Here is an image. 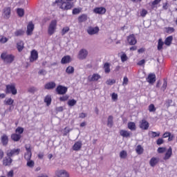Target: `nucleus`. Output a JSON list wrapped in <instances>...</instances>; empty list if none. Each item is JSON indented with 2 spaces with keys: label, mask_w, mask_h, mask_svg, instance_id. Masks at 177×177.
Wrapping results in <instances>:
<instances>
[{
  "label": "nucleus",
  "mask_w": 177,
  "mask_h": 177,
  "mask_svg": "<svg viewBox=\"0 0 177 177\" xmlns=\"http://www.w3.org/2000/svg\"><path fill=\"white\" fill-rule=\"evenodd\" d=\"M4 64H12L15 62V56L13 54H9L8 51H3L0 56Z\"/></svg>",
  "instance_id": "obj_1"
},
{
  "label": "nucleus",
  "mask_w": 177,
  "mask_h": 177,
  "mask_svg": "<svg viewBox=\"0 0 177 177\" xmlns=\"http://www.w3.org/2000/svg\"><path fill=\"white\" fill-rule=\"evenodd\" d=\"M66 1H63L61 6H59L60 9L62 10H71L73 8H74V3L73 1L74 0H65Z\"/></svg>",
  "instance_id": "obj_2"
},
{
  "label": "nucleus",
  "mask_w": 177,
  "mask_h": 177,
  "mask_svg": "<svg viewBox=\"0 0 177 177\" xmlns=\"http://www.w3.org/2000/svg\"><path fill=\"white\" fill-rule=\"evenodd\" d=\"M57 26V21L53 20L50 22L48 29V35H53V34H55V31H56Z\"/></svg>",
  "instance_id": "obj_3"
},
{
  "label": "nucleus",
  "mask_w": 177,
  "mask_h": 177,
  "mask_svg": "<svg viewBox=\"0 0 177 177\" xmlns=\"http://www.w3.org/2000/svg\"><path fill=\"white\" fill-rule=\"evenodd\" d=\"M99 31H100V29L98 28V26H88L86 30V32L88 34V35H96L99 34Z\"/></svg>",
  "instance_id": "obj_4"
},
{
  "label": "nucleus",
  "mask_w": 177,
  "mask_h": 177,
  "mask_svg": "<svg viewBox=\"0 0 177 177\" xmlns=\"http://www.w3.org/2000/svg\"><path fill=\"white\" fill-rule=\"evenodd\" d=\"M6 93H12V95H17V89L15 84L6 85Z\"/></svg>",
  "instance_id": "obj_5"
},
{
  "label": "nucleus",
  "mask_w": 177,
  "mask_h": 177,
  "mask_svg": "<svg viewBox=\"0 0 177 177\" xmlns=\"http://www.w3.org/2000/svg\"><path fill=\"white\" fill-rule=\"evenodd\" d=\"M88 57V50L85 48H82L79 51L77 58L79 60H85Z\"/></svg>",
  "instance_id": "obj_6"
},
{
  "label": "nucleus",
  "mask_w": 177,
  "mask_h": 177,
  "mask_svg": "<svg viewBox=\"0 0 177 177\" xmlns=\"http://www.w3.org/2000/svg\"><path fill=\"white\" fill-rule=\"evenodd\" d=\"M55 175L57 177H70L68 173L65 169H57L55 171Z\"/></svg>",
  "instance_id": "obj_7"
},
{
  "label": "nucleus",
  "mask_w": 177,
  "mask_h": 177,
  "mask_svg": "<svg viewBox=\"0 0 177 177\" xmlns=\"http://www.w3.org/2000/svg\"><path fill=\"white\" fill-rule=\"evenodd\" d=\"M55 91L58 95H66V93H67L68 88L62 85H59Z\"/></svg>",
  "instance_id": "obj_8"
},
{
  "label": "nucleus",
  "mask_w": 177,
  "mask_h": 177,
  "mask_svg": "<svg viewBox=\"0 0 177 177\" xmlns=\"http://www.w3.org/2000/svg\"><path fill=\"white\" fill-rule=\"evenodd\" d=\"M20 149H13L8 150L6 153L7 157H13V156H19L20 154Z\"/></svg>",
  "instance_id": "obj_9"
},
{
  "label": "nucleus",
  "mask_w": 177,
  "mask_h": 177,
  "mask_svg": "<svg viewBox=\"0 0 177 177\" xmlns=\"http://www.w3.org/2000/svg\"><path fill=\"white\" fill-rule=\"evenodd\" d=\"M34 28H35V26L34 25L32 21H29L27 25L26 35H32V32L34 31Z\"/></svg>",
  "instance_id": "obj_10"
},
{
  "label": "nucleus",
  "mask_w": 177,
  "mask_h": 177,
  "mask_svg": "<svg viewBox=\"0 0 177 177\" xmlns=\"http://www.w3.org/2000/svg\"><path fill=\"white\" fill-rule=\"evenodd\" d=\"M100 78H102V76H100L99 73H94L88 77V81H89V82H95L96 81H99Z\"/></svg>",
  "instance_id": "obj_11"
},
{
  "label": "nucleus",
  "mask_w": 177,
  "mask_h": 177,
  "mask_svg": "<svg viewBox=\"0 0 177 177\" xmlns=\"http://www.w3.org/2000/svg\"><path fill=\"white\" fill-rule=\"evenodd\" d=\"M127 42L130 45H136L138 43V40L136 39V37H135V35L131 34L127 37Z\"/></svg>",
  "instance_id": "obj_12"
},
{
  "label": "nucleus",
  "mask_w": 177,
  "mask_h": 177,
  "mask_svg": "<svg viewBox=\"0 0 177 177\" xmlns=\"http://www.w3.org/2000/svg\"><path fill=\"white\" fill-rule=\"evenodd\" d=\"M13 162V159L10 156L5 157L3 160V165L4 167H10Z\"/></svg>",
  "instance_id": "obj_13"
},
{
  "label": "nucleus",
  "mask_w": 177,
  "mask_h": 177,
  "mask_svg": "<svg viewBox=\"0 0 177 177\" xmlns=\"http://www.w3.org/2000/svg\"><path fill=\"white\" fill-rule=\"evenodd\" d=\"M30 62L32 63V62H35L38 60V52L35 50H32L30 53Z\"/></svg>",
  "instance_id": "obj_14"
},
{
  "label": "nucleus",
  "mask_w": 177,
  "mask_h": 177,
  "mask_svg": "<svg viewBox=\"0 0 177 177\" xmlns=\"http://www.w3.org/2000/svg\"><path fill=\"white\" fill-rule=\"evenodd\" d=\"M106 11V10L104 7H96L93 9V12L96 15H104Z\"/></svg>",
  "instance_id": "obj_15"
},
{
  "label": "nucleus",
  "mask_w": 177,
  "mask_h": 177,
  "mask_svg": "<svg viewBox=\"0 0 177 177\" xmlns=\"http://www.w3.org/2000/svg\"><path fill=\"white\" fill-rule=\"evenodd\" d=\"M149 122H147L146 120H142L140 122V128L141 129H144L145 131H147L149 129Z\"/></svg>",
  "instance_id": "obj_16"
},
{
  "label": "nucleus",
  "mask_w": 177,
  "mask_h": 177,
  "mask_svg": "<svg viewBox=\"0 0 177 177\" xmlns=\"http://www.w3.org/2000/svg\"><path fill=\"white\" fill-rule=\"evenodd\" d=\"M82 147V141L76 142L73 146V150L75 151H80Z\"/></svg>",
  "instance_id": "obj_17"
},
{
  "label": "nucleus",
  "mask_w": 177,
  "mask_h": 177,
  "mask_svg": "<svg viewBox=\"0 0 177 177\" xmlns=\"http://www.w3.org/2000/svg\"><path fill=\"white\" fill-rule=\"evenodd\" d=\"M3 15H4V19H9V17H10V12H11V10H10V7H7L5 8L3 10Z\"/></svg>",
  "instance_id": "obj_18"
},
{
  "label": "nucleus",
  "mask_w": 177,
  "mask_h": 177,
  "mask_svg": "<svg viewBox=\"0 0 177 177\" xmlns=\"http://www.w3.org/2000/svg\"><path fill=\"white\" fill-rule=\"evenodd\" d=\"M1 142L3 146H8V143H9V138L7 136L6 134H3L1 137Z\"/></svg>",
  "instance_id": "obj_19"
},
{
  "label": "nucleus",
  "mask_w": 177,
  "mask_h": 177,
  "mask_svg": "<svg viewBox=\"0 0 177 177\" xmlns=\"http://www.w3.org/2000/svg\"><path fill=\"white\" fill-rule=\"evenodd\" d=\"M147 81L149 84H154L156 82V75L153 73H150L147 78Z\"/></svg>",
  "instance_id": "obj_20"
},
{
  "label": "nucleus",
  "mask_w": 177,
  "mask_h": 177,
  "mask_svg": "<svg viewBox=\"0 0 177 177\" xmlns=\"http://www.w3.org/2000/svg\"><path fill=\"white\" fill-rule=\"evenodd\" d=\"M45 89H55L56 88V83L55 82H48L44 86Z\"/></svg>",
  "instance_id": "obj_21"
},
{
  "label": "nucleus",
  "mask_w": 177,
  "mask_h": 177,
  "mask_svg": "<svg viewBox=\"0 0 177 177\" xmlns=\"http://www.w3.org/2000/svg\"><path fill=\"white\" fill-rule=\"evenodd\" d=\"M71 62V57L70 55L64 56L61 59L62 64H67L68 63H70Z\"/></svg>",
  "instance_id": "obj_22"
},
{
  "label": "nucleus",
  "mask_w": 177,
  "mask_h": 177,
  "mask_svg": "<svg viewBox=\"0 0 177 177\" xmlns=\"http://www.w3.org/2000/svg\"><path fill=\"white\" fill-rule=\"evenodd\" d=\"M77 20L79 23H84V21H86L88 20V15L82 14L78 17Z\"/></svg>",
  "instance_id": "obj_23"
},
{
  "label": "nucleus",
  "mask_w": 177,
  "mask_h": 177,
  "mask_svg": "<svg viewBox=\"0 0 177 177\" xmlns=\"http://www.w3.org/2000/svg\"><path fill=\"white\" fill-rule=\"evenodd\" d=\"M159 161H160V159L158 158L153 157L149 161V165H151V167H156V165L158 164Z\"/></svg>",
  "instance_id": "obj_24"
},
{
  "label": "nucleus",
  "mask_w": 177,
  "mask_h": 177,
  "mask_svg": "<svg viewBox=\"0 0 177 177\" xmlns=\"http://www.w3.org/2000/svg\"><path fill=\"white\" fill-rule=\"evenodd\" d=\"M171 156H172V148L169 147L167 151L166 152L165 156L163 158V160H169V158H171Z\"/></svg>",
  "instance_id": "obj_25"
},
{
  "label": "nucleus",
  "mask_w": 177,
  "mask_h": 177,
  "mask_svg": "<svg viewBox=\"0 0 177 177\" xmlns=\"http://www.w3.org/2000/svg\"><path fill=\"white\" fill-rule=\"evenodd\" d=\"M11 139L14 140V142H19L20 139H21V135L17 133H13L11 135Z\"/></svg>",
  "instance_id": "obj_26"
},
{
  "label": "nucleus",
  "mask_w": 177,
  "mask_h": 177,
  "mask_svg": "<svg viewBox=\"0 0 177 177\" xmlns=\"http://www.w3.org/2000/svg\"><path fill=\"white\" fill-rule=\"evenodd\" d=\"M120 135L123 136V138H129V136H131V133L126 130H121L120 131Z\"/></svg>",
  "instance_id": "obj_27"
},
{
  "label": "nucleus",
  "mask_w": 177,
  "mask_h": 177,
  "mask_svg": "<svg viewBox=\"0 0 177 177\" xmlns=\"http://www.w3.org/2000/svg\"><path fill=\"white\" fill-rule=\"evenodd\" d=\"M165 106H166L167 109H169L171 106H175V102L172 100H167L165 102Z\"/></svg>",
  "instance_id": "obj_28"
},
{
  "label": "nucleus",
  "mask_w": 177,
  "mask_h": 177,
  "mask_svg": "<svg viewBox=\"0 0 177 177\" xmlns=\"http://www.w3.org/2000/svg\"><path fill=\"white\" fill-rule=\"evenodd\" d=\"M113 119H114V118L113 117V115H109L108 117L107 125H108V127H109V128H111L113 127Z\"/></svg>",
  "instance_id": "obj_29"
},
{
  "label": "nucleus",
  "mask_w": 177,
  "mask_h": 177,
  "mask_svg": "<svg viewBox=\"0 0 177 177\" xmlns=\"http://www.w3.org/2000/svg\"><path fill=\"white\" fill-rule=\"evenodd\" d=\"M128 128L131 131H136V124L133 122H130L128 123Z\"/></svg>",
  "instance_id": "obj_30"
},
{
  "label": "nucleus",
  "mask_w": 177,
  "mask_h": 177,
  "mask_svg": "<svg viewBox=\"0 0 177 177\" xmlns=\"http://www.w3.org/2000/svg\"><path fill=\"white\" fill-rule=\"evenodd\" d=\"M136 151L138 155L143 154L144 149H143V147H142V145H138L136 149Z\"/></svg>",
  "instance_id": "obj_31"
},
{
  "label": "nucleus",
  "mask_w": 177,
  "mask_h": 177,
  "mask_svg": "<svg viewBox=\"0 0 177 177\" xmlns=\"http://www.w3.org/2000/svg\"><path fill=\"white\" fill-rule=\"evenodd\" d=\"M172 39H174V37L172 36L167 37L165 40V44L171 45V44H172Z\"/></svg>",
  "instance_id": "obj_32"
},
{
  "label": "nucleus",
  "mask_w": 177,
  "mask_h": 177,
  "mask_svg": "<svg viewBox=\"0 0 177 177\" xmlns=\"http://www.w3.org/2000/svg\"><path fill=\"white\" fill-rule=\"evenodd\" d=\"M13 103H15V100H13V99L12 98H8L7 100H5L4 101V104H6V106H12Z\"/></svg>",
  "instance_id": "obj_33"
},
{
  "label": "nucleus",
  "mask_w": 177,
  "mask_h": 177,
  "mask_svg": "<svg viewBox=\"0 0 177 177\" xmlns=\"http://www.w3.org/2000/svg\"><path fill=\"white\" fill-rule=\"evenodd\" d=\"M160 132H156V131H150L149 133V135L151 136V138H158L160 136Z\"/></svg>",
  "instance_id": "obj_34"
},
{
  "label": "nucleus",
  "mask_w": 177,
  "mask_h": 177,
  "mask_svg": "<svg viewBox=\"0 0 177 177\" xmlns=\"http://www.w3.org/2000/svg\"><path fill=\"white\" fill-rule=\"evenodd\" d=\"M17 13L19 17H23V16H24V9L17 8Z\"/></svg>",
  "instance_id": "obj_35"
},
{
  "label": "nucleus",
  "mask_w": 177,
  "mask_h": 177,
  "mask_svg": "<svg viewBox=\"0 0 177 177\" xmlns=\"http://www.w3.org/2000/svg\"><path fill=\"white\" fill-rule=\"evenodd\" d=\"M67 74H74V67L69 66L66 69Z\"/></svg>",
  "instance_id": "obj_36"
},
{
  "label": "nucleus",
  "mask_w": 177,
  "mask_h": 177,
  "mask_svg": "<svg viewBox=\"0 0 177 177\" xmlns=\"http://www.w3.org/2000/svg\"><path fill=\"white\" fill-rule=\"evenodd\" d=\"M104 71L106 74H109L110 73V64L105 63L104 65Z\"/></svg>",
  "instance_id": "obj_37"
},
{
  "label": "nucleus",
  "mask_w": 177,
  "mask_h": 177,
  "mask_svg": "<svg viewBox=\"0 0 177 177\" xmlns=\"http://www.w3.org/2000/svg\"><path fill=\"white\" fill-rule=\"evenodd\" d=\"M15 37H20L21 35H24V30L19 29L15 32Z\"/></svg>",
  "instance_id": "obj_38"
},
{
  "label": "nucleus",
  "mask_w": 177,
  "mask_h": 177,
  "mask_svg": "<svg viewBox=\"0 0 177 177\" xmlns=\"http://www.w3.org/2000/svg\"><path fill=\"white\" fill-rule=\"evenodd\" d=\"M77 104V100L73 99L68 101V105L70 107H73V106H75Z\"/></svg>",
  "instance_id": "obj_39"
},
{
  "label": "nucleus",
  "mask_w": 177,
  "mask_h": 177,
  "mask_svg": "<svg viewBox=\"0 0 177 177\" xmlns=\"http://www.w3.org/2000/svg\"><path fill=\"white\" fill-rule=\"evenodd\" d=\"M70 31V28L68 26L64 27L62 30L61 34L62 35H66L67 32Z\"/></svg>",
  "instance_id": "obj_40"
},
{
  "label": "nucleus",
  "mask_w": 177,
  "mask_h": 177,
  "mask_svg": "<svg viewBox=\"0 0 177 177\" xmlns=\"http://www.w3.org/2000/svg\"><path fill=\"white\" fill-rule=\"evenodd\" d=\"M44 102L47 104V106H49L50 103H52V97H50L49 95H47L44 99Z\"/></svg>",
  "instance_id": "obj_41"
},
{
  "label": "nucleus",
  "mask_w": 177,
  "mask_h": 177,
  "mask_svg": "<svg viewBox=\"0 0 177 177\" xmlns=\"http://www.w3.org/2000/svg\"><path fill=\"white\" fill-rule=\"evenodd\" d=\"M162 0H154L151 3V7L152 9H154L156 8V5H158Z\"/></svg>",
  "instance_id": "obj_42"
},
{
  "label": "nucleus",
  "mask_w": 177,
  "mask_h": 177,
  "mask_svg": "<svg viewBox=\"0 0 177 177\" xmlns=\"http://www.w3.org/2000/svg\"><path fill=\"white\" fill-rule=\"evenodd\" d=\"M71 131H73V129H70L67 127H65L64 129L63 136H67V134L70 133V132H71Z\"/></svg>",
  "instance_id": "obj_43"
},
{
  "label": "nucleus",
  "mask_w": 177,
  "mask_h": 177,
  "mask_svg": "<svg viewBox=\"0 0 177 177\" xmlns=\"http://www.w3.org/2000/svg\"><path fill=\"white\" fill-rule=\"evenodd\" d=\"M32 156V153L26 152L24 155V158L26 160V161H30V160H31Z\"/></svg>",
  "instance_id": "obj_44"
},
{
  "label": "nucleus",
  "mask_w": 177,
  "mask_h": 177,
  "mask_svg": "<svg viewBox=\"0 0 177 177\" xmlns=\"http://www.w3.org/2000/svg\"><path fill=\"white\" fill-rule=\"evenodd\" d=\"M9 41V39L5 36H1L0 44H6Z\"/></svg>",
  "instance_id": "obj_45"
},
{
  "label": "nucleus",
  "mask_w": 177,
  "mask_h": 177,
  "mask_svg": "<svg viewBox=\"0 0 177 177\" xmlns=\"http://www.w3.org/2000/svg\"><path fill=\"white\" fill-rule=\"evenodd\" d=\"M106 85H114V84H115V80L114 79H108L106 81Z\"/></svg>",
  "instance_id": "obj_46"
},
{
  "label": "nucleus",
  "mask_w": 177,
  "mask_h": 177,
  "mask_svg": "<svg viewBox=\"0 0 177 177\" xmlns=\"http://www.w3.org/2000/svg\"><path fill=\"white\" fill-rule=\"evenodd\" d=\"M166 32L167 34H172V32H175V28H174L173 27L166 28Z\"/></svg>",
  "instance_id": "obj_47"
},
{
  "label": "nucleus",
  "mask_w": 177,
  "mask_h": 177,
  "mask_svg": "<svg viewBox=\"0 0 177 177\" xmlns=\"http://www.w3.org/2000/svg\"><path fill=\"white\" fill-rule=\"evenodd\" d=\"M16 133H19V135H21L24 132V129L23 127H17L15 130Z\"/></svg>",
  "instance_id": "obj_48"
},
{
  "label": "nucleus",
  "mask_w": 177,
  "mask_h": 177,
  "mask_svg": "<svg viewBox=\"0 0 177 177\" xmlns=\"http://www.w3.org/2000/svg\"><path fill=\"white\" fill-rule=\"evenodd\" d=\"M81 10H82V8H75L72 11V13L73 15H79V13H81Z\"/></svg>",
  "instance_id": "obj_49"
},
{
  "label": "nucleus",
  "mask_w": 177,
  "mask_h": 177,
  "mask_svg": "<svg viewBox=\"0 0 177 177\" xmlns=\"http://www.w3.org/2000/svg\"><path fill=\"white\" fill-rule=\"evenodd\" d=\"M127 156H128V153L126 152V151H122L120 153V158H127Z\"/></svg>",
  "instance_id": "obj_50"
},
{
  "label": "nucleus",
  "mask_w": 177,
  "mask_h": 177,
  "mask_svg": "<svg viewBox=\"0 0 177 177\" xmlns=\"http://www.w3.org/2000/svg\"><path fill=\"white\" fill-rule=\"evenodd\" d=\"M27 161H28L27 164H26L27 167H29V168H32L35 164L33 162V160H27Z\"/></svg>",
  "instance_id": "obj_51"
},
{
  "label": "nucleus",
  "mask_w": 177,
  "mask_h": 177,
  "mask_svg": "<svg viewBox=\"0 0 177 177\" xmlns=\"http://www.w3.org/2000/svg\"><path fill=\"white\" fill-rule=\"evenodd\" d=\"M25 149L26 150V153H32L31 152V145H30V144L25 145Z\"/></svg>",
  "instance_id": "obj_52"
},
{
  "label": "nucleus",
  "mask_w": 177,
  "mask_h": 177,
  "mask_svg": "<svg viewBox=\"0 0 177 177\" xmlns=\"http://www.w3.org/2000/svg\"><path fill=\"white\" fill-rule=\"evenodd\" d=\"M149 111H150V113H153V112L156 111V106H154V104H151L149 106Z\"/></svg>",
  "instance_id": "obj_53"
},
{
  "label": "nucleus",
  "mask_w": 177,
  "mask_h": 177,
  "mask_svg": "<svg viewBox=\"0 0 177 177\" xmlns=\"http://www.w3.org/2000/svg\"><path fill=\"white\" fill-rule=\"evenodd\" d=\"M112 100L117 102L118 100V95L115 93H113L111 95Z\"/></svg>",
  "instance_id": "obj_54"
},
{
  "label": "nucleus",
  "mask_w": 177,
  "mask_h": 177,
  "mask_svg": "<svg viewBox=\"0 0 177 177\" xmlns=\"http://www.w3.org/2000/svg\"><path fill=\"white\" fill-rule=\"evenodd\" d=\"M28 92H29V93H35V92H37V88L32 86V87H30L28 89Z\"/></svg>",
  "instance_id": "obj_55"
},
{
  "label": "nucleus",
  "mask_w": 177,
  "mask_h": 177,
  "mask_svg": "<svg viewBox=\"0 0 177 177\" xmlns=\"http://www.w3.org/2000/svg\"><path fill=\"white\" fill-rule=\"evenodd\" d=\"M68 97H69V96L66 95L62 97H60L59 100H60V102H66V101L68 100Z\"/></svg>",
  "instance_id": "obj_56"
},
{
  "label": "nucleus",
  "mask_w": 177,
  "mask_h": 177,
  "mask_svg": "<svg viewBox=\"0 0 177 177\" xmlns=\"http://www.w3.org/2000/svg\"><path fill=\"white\" fill-rule=\"evenodd\" d=\"M121 60L124 63V62H127L128 60V57L127 56V54L124 53L121 55Z\"/></svg>",
  "instance_id": "obj_57"
},
{
  "label": "nucleus",
  "mask_w": 177,
  "mask_h": 177,
  "mask_svg": "<svg viewBox=\"0 0 177 177\" xmlns=\"http://www.w3.org/2000/svg\"><path fill=\"white\" fill-rule=\"evenodd\" d=\"M48 72L45 69H41L38 72L39 75H46Z\"/></svg>",
  "instance_id": "obj_58"
},
{
  "label": "nucleus",
  "mask_w": 177,
  "mask_h": 177,
  "mask_svg": "<svg viewBox=\"0 0 177 177\" xmlns=\"http://www.w3.org/2000/svg\"><path fill=\"white\" fill-rule=\"evenodd\" d=\"M146 15H147V10L142 9L140 12V16L142 17H146Z\"/></svg>",
  "instance_id": "obj_59"
},
{
  "label": "nucleus",
  "mask_w": 177,
  "mask_h": 177,
  "mask_svg": "<svg viewBox=\"0 0 177 177\" xmlns=\"http://www.w3.org/2000/svg\"><path fill=\"white\" fill-rule=\"evenodd\" d=\"M164 143V139L162 138H158L156 141V144L158 145V146H160L161 145H162Z\"/></svg>",
  "instance_id": "obj_60"
},
{
  "label": "nucleus",
  "mask_w": 177,
  "mask_h": 177,
  "mask_svg": "<svg viewBox=\"0 0 177 177\" xmlns=\"http://www.w3.org/2000/svg\"><path fill=\"white\" fill-rule=\"evenodd\" d=\"M165 150H167L165 147H159L158 149V153H165Z\"/></svg>",
  "instance_id": "obj_61"
},
{
  "label": "nucleus",
  "mask_w": 177,
  "mask_h": 177,
  "mask_svg": "<svg viewBox=\"0 0 177 177\" xmlns=\"http://www.w3.org/2000/svg\"><path fill=\"white\" fill-rule=\"evenodd\" d=\"M128 82H129L128 77H124V79H123L122 85L123 86L128 85Z\"/></svg>",
  "instance_id": "obj_62"
},
{
  "label": "nucleus",
  "mask_w": 177,
  "mask_h": 177,
  "mask_svg": "<svg viewBox=\"0 0 177 177\" xmlns=\"http://www.w3.org/2000/svg\"><path fill=\"white\" fill-rule=\"evenodd\" d=\"M168 6H169V3H168V2H166V3H163L162 9L164 10H168Z\"/></svg>",
  "instance_id": "obj_63"
},
{
  "label": "nucleus",
  "mask_w": 177,
  "mask_h": 177,
  "mask_svg": "<svg viewBox=\"0 0 177 177\" xmlns=\"http://www.w3.org/2000/svg\"><path fill=\"white\" fill-rule=\"evenodd\" d=\"M17 49L19 52H21V50H23V49H24V46L23 45H17Z\"/></svg>",
  "instance_id": "obj_64"
}]
</instances>
